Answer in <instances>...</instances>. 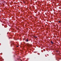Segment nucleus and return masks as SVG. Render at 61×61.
<instances>
[{
	"instance_id": "obj_1",
	"label": "nucleus",
	"mask_w": 61,
	"mask_h": 61,
	"mask_svg": "<svg viewBox=\"0 0 61 61\" xmlns=\"http://www.w3.org/2000/svg\"><path fill=\"white\" fill-rule=\"evenodd\" d=\"M26 42H28V41H29L27 39H26Z\"/></svg>"
},
{
	"instance_id": "obj_2",
	"label": "nucleus",
	"mask_w": 61,
	"mask_h": 61,
	"mask_svg": "<svg viewBox=\"0 0 61 61\" xmlns=\"http://www.w3.org/2000/svg\"><path fill=\"white\" fill-rule=\"evenodd\" d=\"M51 44H54V42H53V41H51Z\"/></svg>"
},
{
	"instance_id": "obj_3",
	"label": "nucleus",
	"mask_w": 61,
	"mask_h": 61,
	"mask_svg": "<svg viewBox=\"0 0 61 61\" xmlns=\"http://www.w3.org/2000/svg\"><path fill=\"white\" fill-rule=\"evenodd\" d=\"M34 37H35V38H37V36H34Z\"/></svg>"
},
{
	"instance_id": "obj_4",
	"label": "nucleus",
	"mask_w": 61,
	"mask_h": 61,
	"mask_svg": "<svg viewBox=\"0 0 61 61\" xmlns=\"http://www.w3.org/2000/svg\"><path fill=\"white\" fill-rule=\"evenodd\" d=\"M59 23H61V21H59Z\"/></svg>"
},
{
	"instance_id": "obj_5",
	"label": "nucleus",
	"mask_w": 61,
	"mask_h": 61,
	"mask_svg": "<svg viewBox=\"0 0 61 61\" xmlns=\"http://www.w3.org/2000/svg\"><path fill=\"white\" fill-rule=\"evenodd\" d=\"M17 47H18V46H17Z\"/></svg>"
}]
</instances>
